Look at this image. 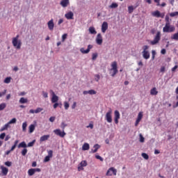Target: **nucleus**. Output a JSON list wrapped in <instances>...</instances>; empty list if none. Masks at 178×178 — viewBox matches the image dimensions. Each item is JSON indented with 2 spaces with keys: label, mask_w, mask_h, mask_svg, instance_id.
Here are the masks:
<instances>
[{
  "label": "nucleus",
  "mask_w": 178,
  "mask_h": 178,
  "mask_svg": "<svg viewBox=\"0 0 178 178\" xmlns=\"http://www.w3.org/2000/svg\"><path fill=\"white\" fill-rule=\"evenodd\" d=\"M69 106H70V104L67 102H64V108L66 111H67V109H69Z\"/></svg>",
  "instance_id": "obj_40"
},
{
  "label": "nucleus",
  "mask_w": 178,
  "mask_h": 178,
  "mask_svg": "<svg viewBox=\"0 0 178 178\" xmlns=\"http://www.w3.org/2000/svg\"><path fill=\"white\" fill-rule=\"evenodd\" d=\"M161 41V31H158L153 40L150 41V45H156Z\"/></svg>",
  "instance_id": "obj_4"
},
{
  "label": "nucleus",
  "mask_w": 178,
  "mask_h": 178,
  "mask_svg": "<svg viewBox=\"0 0 178 178\" xmlns=\"http://www.w3.org/2000/svg\"><path fill=\"white\" fill-rule=\"evenodd\" d=\"M60 127L63 129V131H65V128L67 127V124L63 122H61Z\"/></svg>",
  "instance_id": "obj_36"
},
{
  "label": "nucleus",
  "mask_w": 178,
  "mask_h": 178,
  "mask_svg": "<svg viewBox=\"0 0 178 178\" xmlns=\"http://www.w3.org/2000/svg\"><path fill=\"white\" fill-rule=\"evenodd\" d=\"M95 77H96L95 79V81H99V79H101V76H99V74H96Z\"/></svg>",
  "instance_id": "obj_55"
},
{
  "label": "nucleus",
  "mask_w": 178,
  "mask_h": 178,
  "mask_svg": "<svg viewBox=\"0 0 178 178\" xmlns=\"http://www.w3.org/2000/svg\"><path fill=\"white\" fill-rule=\"evenodd\" d=\"M110 8H111L112 9H113L115 8H118V3H111V5L110 6Z\"/></svg>",
  "instance_id": "obj_46"
},
{
  "label": "nucleus",
  "mask_w": 178,
  "mask_h": 178,
  "mask_svg": "<svg viewBox=\"0 0 178 178\" xmlns=\"http://www.w3.org/2000/svg\"><path fill=\"white\" fill-rule=\"evenodd\" d=\"M155 3H156V6H161V0H154Z\"/></svg>",
  "instance_id": "obj_56"
},
{
  "label": "nucleus",
  "mask_w": 178,
  "mask_h": 178,
  "mask_svg": "<svg viewBox=\"0 0 178 178\" xmlns=\"http://www.w3.org/2000/svg\"><path fill=\"white\" fill-rule=\"evenodd\" d=\"M152 15L154 17H161V19H163V17H165V13H161L159 10L154 11L153 13H152Z\"/></svg>",
  "instance_id": "obj_13"
},
{
  "label": "nucleus",
  "mask_w": 178,
  "mask_h": 178,
  "mask_svg": "<svg viewBox=\"0 0 178 178\" xmlns=\"http://www.w3.org/2000/svg\"><path fill=\"white\" fill-rule=\"evenodd\" d=\"M106 30H108V22H104L102 24V33H106Z\"/></svg>",
  "instance_id": "obj_18"
},
{
  "label": "nucleus",
  "mask_w": 178,
  "mask_h": 178,
  "mask_svg": "<svg viewBox=\"0 0 178 178\" xmlns=\"http://www.w3.org/2000/svg\"><path fill=\"white\" fill-rule=\"evenodd\" d=\"M16 118H13L12 120H10V121H9V122H8V124H9V125L10 124H13V123H16Z\"/></svg>",
  "instance_id": "obj_47"
},
{
  "label": "nucleus",
  "mask_w": 178,
  "mask_h": 178,
  "mask_svg": "<svg viewBox=\"0 0 178 178\" xmlns=\"http://www.w3.org/2000/svg\"><path fill=\"white\" fill-rule=\"evenodd\" d=\"M53 155H54V152L52 150H49L48 152V156H49L50 158H52Z\"/></svg>",
  "instance_id": "obj_49"
},
{
  "label": "nucleus",
  "mask_w": 178,
  "mask_h": 178,
  "mask_svg": "<svg viewBox=\"0 0 178 178\" xmlns=\"http://www.w3.org/2000/svg\"><path fill=\"white\" fill-rule=\"evenodd\" d=\"M27 130V122H23L22 124V131H26Z\"/></svg>",
  "instance_id": "obj_33"
},
{
  "label": "nucleus",
  "mask_w": 178,
  "mask_h": 178,
  "mask_svg": "<svg viewBox=\"0 0 178 178\" xmlns=\"http://www.w3.org/2000/svg\"><path fill=\"white\" fill-rule=\"evenodd\" d=\"M165 25L163 28V33H173L175 30H176V27L173 25H170V22H172V19L169 17V15H166L165 18Z\"/></svg>",
  "instance_id": "obj_1"
},
{
  "label": "nucleus",
  "mask_w": 178,
  "mask_h": 178,
  "mask_svg": "<svg viewBox=\"0 0 178 178\" xmlns=\"http://www.w3.org/2000/svg\"><path fill=\"white\" fill-rule=\"evenodd\" d=\"M69 3V0H62L60 3V5H61L63 8H67Z\"/></svg>",
  "instance_id": "obj_22"
},
{
  "label": "nucleus",
  "mask_w": 178,
  "mask_h": 178,
  "mask_svg": "<svg viewBox=\"0 0 178 178\" xmlns=\"http://www.w3.org/2000/svg\"><path fill=\"white\" fill-rule=\"evenodd\" d=\"M92 45L89 44L88 46V49L86 50H85L84 48H81V52L82 54H88V52H90V50L92 49Z\"/></svg>",
  "instance_id": "obj_21"
},
{
  "label": "nucleus",
  "mask_w": 178,
  "mask_h": 178,
  "mask_svg": "<svg viewBox=\"0 0 178 178\" xmlns=\"http://www.w3.org/2000/svg\"><path fill=\"white\" fill-rule=\"evenodd\" d=\"M6 108V104L2 103L0 104V111H3Z\"/></svg>",
  "instance_id": "obj_37"
},
{
  "label": "nucleus",
  "mask_w": 178,
  "mask_h": 178,
  "mask_svg": "<svg viewBox=\"0 0 178 178\" xmlns=\"http://www.w3.org/2000/svg\"><path fill=\"white\" fill-rule=\"evenodd\" d=\"M53 131L56 136H58V137H61V138H63V137L66 136V132H65V131H62L59 129H54Z\"/></svg>",
  "instance_id": "obj_9"
},
{
  "label": "nucleus",
  "mask_w": 178,
  "mask_h": 178,
  "mask_svg": "<svg viewBox=\"0 0 178 178\" xmlns=\"http://www.w3.org/2000/svg\"><path fill=\"white\" fill-rule=\"evenodd\" d=\"M88 94H90V95H95V94H97V91L94 90H88Z\"/></svg>",
  "instance_id": "obj_41"
},
{
  "label": "nucleus",
  "mask_w": 178,
  "mask_h": 178,
  "mask_svg": "<svg viewBox=\"0 0 178 178\" xmlns=\"http://www.w3.org/2000/svg\"><path fill=\"white\" fill-rule=\"evenodd\" d=\"M47 26H48L49 30H50L51 31H54V27H55V24H54L53 19H51L50 21L47 22Z\"/></svg>",
  "instance_id": "obj_16"
},
{
  "label": "nucleus",
  "mask_w": 178,
  "mask_h": 178,
  "mask_svg": "<svg viewBox=\"0 0 178 178\" xmlns=\"http://www.w3.org/2000/svg\"><path fill=\"white\" fill-rule=\"evenodd\" d=\"M50 159H51V157L49 156H46L44 159V162H49Z\"/></svg>",
  "instance_id": "obj_50"
},
{
  "label": "nucleus",
  "mask_w": 178,
  "mask_h": 178,
  "mask_svg": "<svg viewBox=\"0 0 178 178\" xmlns=\"http://www.w3.org/2000/svg\"><path fill=\"white\" fill-rule=\"evenodd\" d=\"M42 95H43L44 98H48V92H47L45 91H42Z\"/></svg>",
  "instance_id": "obj_53"
},
{
  "label": "nucleus",
  "mask_w": 178,
  "mask_h": 178,
  "mask_svg": "<svg viewBox=\"0 0 178 178\" xmlns=\"http://www.w3.org/2000/svg\"><path fill=\"white\" fill-rule=\"evenodd\" d=\"M19 102V104H27V102H29V99H27V98L21 97Z\"/></svg>",
  "instance_id": "obj_28"
},
{
  "label": "nucleus",
  "mask_w": 178,
  "mask_h": 178,
  "mask_svg": "<svg viewBox=\"0 0 178 178\" xmlns=\"http://www.w3.org/2000/svg\"><path fill=\"white\" fill-rule=\"evenodd\" d=\"M42 111H44V108L38 107L35 110L31 109L29 113H40V112H42Z\"/></svg>",
  "instance_id": "obj_20"
},
{
  "label": "nucleus",
  "mask_w": 178,
  "mask_h": 178,
  "mask_svg": "<svg viewBox=\"0 0 178 178\" xmlns=\"http://www.w3.org/2000/svg\"><path fill=\"white\" fill-rule=\"evenodd\" d=\"M151 95H158V90H156V88H153L150 90Z\"/></svg>",
  "instance_id": "obj_25"
},
{
  "label": "nucleus",
  "mask_w": 178,
  "mask_h": 178,
  "mask_svg": "<svg viewBox=\"0 0 178 178\" xmlns=\"http://www.w3.org/2000/svg\"><path fill=\"white\" fill-rule=\"evenodd\" d=\"M98 57V54L97 53H95L92 55V60H95V59H97V58Z\"/></svg>",
  "instance_id": "obj_44"
},
{
  "label": "nucleus",
  "mask_w": 178,
  "mask_h": 178,
  "mask_svg": "<svg viewBox=\"0 0 178 178\" xmlns=\"http://www.w3.org/2000/svg\"><path fill=\"white\" fill-rule=\"evenodd\" d=\"M118 175V170L113 167L108 168L106 173V176H116Z\"/></svg>",
  "instance_id": "obj_7"
},
{
  "label": "nucleus",
  "mask_w": 178,
  "mask_h": 178,
  "mask_svg": "<svg viewBox=\"0 0 178 178\" xmlns=\"http://www.w3.org/2000/svg\"><path fill=\"white\" fill-rule=\"evenodd\" d=\"M148 48H149V47L148 45H145L143 47V57L144 58V59H149V52L148 51H147V49H148Z\"/></svg>",
  "instance_id": "obj_6"
},
{
  "label": "nucleus",
  "mask_w": 178,
  "mask_h": 178,
  "mask_svg": "<svg viewBox=\"0 0 178 178\" xmlns=\"http://www.w3.org/2000/svg\"><path fill=\"white\" fill-rule=\"evenodd\" d=\"M35 172H41V169L40 168H31L28 170L29 176H33L35 175Z\"/></svg>",
  "instance_id": "obj_15"
},
{
  "label": "nucleus",
  "mask_w": 178,
  "mask_h": 178,
  "mask_svg": "<svg viewBox=\"0 0 178 178\" xmlns=\"http://www.w3.org/2000/svg\"><path fill=\"white\" fill-rule=\"evenodd\" d=\"M66 38H67V33H64L62 35V42H65V40H66Z\"/></svg>",
  "instance_id": "obj_42"
},
{
  "label": "nucleus",
  "mask_w": 178,
  "mask_h": 178,
  "mask_svg": "<svg viewBox=\"0 0 178 178\" xmlns=\"http://www.w3.org/2000/svg\"><path fill=\"white\" fill-rule=\"evenodd\" d=\"M34 144H35V140H33L32 142H30L26 144V142L23 141L18 145V148H27V147H33Z\"/></svg>",
  "instance_id": "obj_5"
},
{
  "label": "nucleus",
  "mask_w": 178,
  "mask_h": 178,
  "mask_svg": "<svg viewBox=\"0 0 178 178\" xmlns=\"http://www.w3.org/2000/svg\"><path fill=\"white\" fill-rule=\"evenodd\" d=\"M6 134L2 133L1 134H0V139L3 140V138H5V137H6Z\"/></svg>",
  "instance_id": "obj_54"
},
{
  "label": "nucleus",
  "mask_w": 178,
  "mask_h": 178,
  "mask_svg": "<svg viewBox=\"0 0 178 178\" xmlns=\"http://www.w3.org/2000/svg\"><path fill=\"white\" fill-rule=\"evenodd\" d=\"M110 70L111 72H113L111 73V77H115V76H116L119 72L118 70V62L114 61L111 63V69Z\"/></svg>",
  "instance_id": "obj_3"
},
{
  "label": "nucleus",
  "mask_w": 178,
  "mask_h": 178,
  "mask_svg": "<svg viewBox=\"0 0 178 178\" xmlns=\"http://www.w3.org/2000/svg\"><path fill=\"white\" fill-rule=\"evenodd\" d=\"M152 59H155V55H156V52L155 51V50H152Z\"/></svg>",
  "instance_id": "obj_57"
},
{
  "label": "nucleus",
  "mask_w": 178,
  "mask_h": 178,
  "mask_svg": "<svg viewBox=\"0 0 178 178\" xmlns=\"http://www.w3.org/2000/svg\"><path fill=\"white\" fill-rule=\"evenodd\" d=\"M10 80H12V78L11 77H6L5 79H4V83L6 84H9V83H10Z\"/></svg>",
  "instance_id": "obj_35"
},
{
  "label": "nucleus",
  "mask_w": 178,
  "mask_h": 178,
  "mask_svg": "<svg viewBox=\"0 0 178 178\" xmlns=\"http://www.w3.org/2000/svg\"><path fill=\"white\" fill-rule=\"evenodd\" d=\"M28 150L27 149H26V147H24V149H22V151L21 152V154L23 156H26V155L27 154Z\"/></svg>",
  "instance_id": "obj_34"
},
{
  "label": "nucleus",
  "mask_w": 178,
  "mask_h": 178,
  "mask_svg": "<svg viewBox=\"0 0 178 178\" xmlns=\"http://www.w3.org/2000/svg\"><path fill=\"white\" fill-rule=\"evenodd\" d=\"M50 94L51 95V103L52 104H55L56 102H58L59 101V97H58L56 95V94H55V92H54V90H50Z\"/></svg>",
  "instance_id": "obj_8"
},
{
  "label": "nucleus",
  "mask_w": 178,
  "mask_h": 178,
  "mask_svg": "<svg viewBox=\"0 0 178 178\" xmlns=\"http://www.w3.org/2000/svg\"><path fill=\"white\" fill-rule=\"evenodd\" d=\"M49 122H51V123L55 122V117H50Z\"/></svg>",
  "instance_id": "obj_63"
},
{
  "label": "nucleus",
  "mask_w": 178,
  "mask_h": 178,
  "mask_svg": "<svg viewBox=\"0 0 178 178\" xmlns=\"http://www.w3.org/2000/svg\"><path fill=\"white\" fill-rule=\"evenodd\" d=\"M95 158H96V159H99V161H101V162H102L104 161V159H102V157H101V156H99V155H96Z\"/></svg>",
  "instance_id": "obj_52"
},
{
  "label": "nucleus",
  "mask_w": 178,
  "mask_h": 178,
  "mask_svg": "<svg viewBox=\"0 0 178 178\" xmlns=\"http://www.w3.org/2000/svg\"><path fill=\"white\" fill-rule=\"evenodd\" d=\"M10 126L9 124H6L3 127L0 129V131H5V130H8L9 129Z\"/></svg>",
  "instance_id": "obj_30"
},
{
  "label": "nucleus",
  "mask_w": 178,
  "mask_h": 178,
  "mask_svg": "<svg viewBox=\"0 0 178 178\" xmlns=\"http://www.w3.org/2000/svg\"><path fill=\"white\" fill-rule=\"evenodd\" d=\"M165 68L164 66L161 67V69H160V72L161 73H165Z\"/></svg>",
  "instance_id": "obj_59"
},
{
  "label": "nucleus",
  "mask_w": 178,
  "mask_h": 178,
  "mask_svg": "<svg viewBox=\"0 0 178 178\" xmlns=\"http://www.w3.org/2000/svg\"><path fill=\"white\" fill-rule=\"evenodd\" d=\"M6 90H4L3 92H0V97H3V95H5L6 94Z\"/></svg>",
  "instance_id": "obj_58"
},
{
  "label": "nucleus",
  "mask_w": 178,
  "mask_h": 178,
  "mask_svg": "<svg viewBox=\"0 0 178 178\" xmlns=\"http://www.w3.org/2000/svg\"><path fill=\"white\" fill-rule=\"evenodd\" d=\"M59 105H62V104H59V103H58V102H56V103H54V104L53 105V108H54V109H56V108H58V106H59Z\"/></svg>",
  "instance_id": "obj_48"
},
{
  "label": "nucleus",
  "mask_w": 178,
  "mask_h": 178,
  "mask_svg": "<svg viewBox=\"0 0 178 178\" xmlns=\"http://www.w3.org/2000/svg\"><path fill=\"white\" fill-rule=\"evenodd\" d=\"M87 165V161L84 160L81 161V163L78 165V172H81V170H84V168H86Z\"/></svg>",
  "instance_id": "obj_11"
},
{
  "label": "nucleus",
  "mask_w": 178,
  "mask_h": 178,
  "mask_svg": "<svg viewBox=\"0 0 178 178\" xmlns=\"http://www.w3.org/2000/svg\"><path fill=\"white\" fill-rule=\"evenodd\" d=\"M139 137H140V143H144V141H145V138H144V136H143V134H140Z\"/></svg>",
  "instance_id": "obj_38"
},
{
  "label": "nucleus",
  "mask_w": 178,
  "mask_h": 178,
  "mask_svg": "<svg viewBox=\"0 0 178 178\" xmlns=\"http://www.w3.org/2000/svg\"><path fill=\"white\" fill-rule=\"evenodd\" d=\"M49 137H51L49 135H44L40 137V142L43 143V141H47L49 139Z\"/></svg>",
  "instance_id": "obj_23"
},
{
  "label": "nucleus",
  "mask_w": 178,
  "mask_h": 178,
  "mask_svg": "<svg viewBox=\"0 0 178 178\" xmlns=\"http://www.w3.org/2000/svg\"><path fill=\"white\" fill-rule=\"evenodd\" d=\"M95 148V149L92 150V154H95V152H97V151H98V149H99V148H101V146L98 144H96L94 145L93 147Z\"/></svg>",
  "instance_id": "obj_26"
},
{
  "label": "nucleus",
  "mask_w": 178,
  "mask_h": 178,
  "mask_svg": "<svg viewBox=\"0 0 178 178\" xmlns=\"http://www.w3.org/2000/svg\"><path fill=\"white\" fill-rule=\"evenodd\" d=\"M34 130H35V125L32 124L29 126V133H33Z\"/></svg>",
  "instance_id": "obj_32"
},
{
  "label": "nucleus",
  "mask_w": 178,
  "mask_h": 178,
  "mask_svg": "<svg viewBox=\"0 0 178 178\" xmlns=\"http://www.w3.org/2000/svg\"><path fill=\"white\" fill-rule=\"evenodd\" d=\"M89 33L90 34H97V31L95 30V28L94 26H90L89 28Z\"/></svg>",
  "instance_id": "obj_27"
},
{
  "label": "nucleus",
  "mask_w": 178,
  "mask_h": 178,
  "mask_svg": "<svg viewBox=\"0 0 178 178\" xmlns=\"http://www.w3.org/2000/svg\"><path fill=\"white\" fill-rule=\"evenodd\" d=\"M138 120H141V119H143V112H140L138 115Z\"/></svg>",
  "instance_id": "obj_45"
},
{
  "label": "nucleus",
  "mask_w": 178,
  "mask_h": 178,
  "mask_svg": "<svg viewBox=\"0 0 178 178\" xmlns=\"http://www.w3.org/2000/svg\"><path fill=\"white\" fill-rule=\"evenodd\" d=\"M136 9V7L134 8V6H128V13L129 14L133 13V12H134V10Z\"/></svg>",
  "instance_id": "obj_29"
},
{
  "label": "nucleus",
  "mask_w": 178,
  "mask_h": 178,
  "mask_svg": "<svg viewBox=\"0 0 178 178\" xmlns=\"http://www.w3.org/2000/svg\"><path fill=\"white\" fill-rule=\"evenodd\" d=\"M142 156L143 158H144V159H146V160L149 159V156H148L147 153H142Z\"/></svg>",
  "instance_id": "obj_39"
},
{
  "label": "nucleus",
  "mask_w": 178,
  "mask_h": 178,
  "mask_svg": "<svg viewBox=\"0 0 178 178\" xmlns=\"http://www.w3.org/2000/svg\"><path fill=\"white\" fill-rule=\"evenodd\" d=\"M170 17H175V16H178V12L171 13H170Z\"/></svg>",
  "instance_id": "obj_43"
},
{
  "label": "nucleus",
  "mask_w": 178,
  "mask_h": 178,
  "mask_svg": "<svg viewBox=\"0 0 178 178\" xmlns=\"http://www.w3.org/2000/svg\"><path fill=\"white\" fill-rule=\"evenodd\" d=\"M105 119L108 123H112V109L110 108L109 111L106 113Z\"/></svg>",
  "instance_id": "obj_10"
},
{
  "label": "nucleus",
  "mask_w": 178,
  "mask_h": 178,
  "mask_svg": "<svg viewBox=\"0 0 178 178\" xmlns=\"http://www.w3.org/2000/svg\"><path fill=\"white\" fill-rule=\"evenodd\" d=\"M4 165H6V166L10 167V166H12V162L11 161H6V162L4 163Z\"/></svg>",
  "instance_id": "obj_51"
},
{
  "label": "nucleus",
  "mask_w": 178,
  "mask_h": 178,
  "mask_svg": "<svg viewBox=\"0 0 178 178\" xmlns=\"http://www.w3.org/2000/svg\"><path fill=\"white\" fill-rule=\"evenodd\" d=\"M177 67H178L177 65L174 66V67H172V70H171L172 72H176V70L177 69Z\"/></svg>",
  "instance_id": "obj_62"
},
{
  "label": "nucleus",
  "mask_w": 178,
  "mask_h": 178,
  "mask_svg": "<svg viewBox=\"0 0 178 178\" xmlns=\"http://www.w3.org/2000/svg\"><path fill=\"white\" fill-rule=\"evenodd\" d=\"M1 173L3 176H6L8 175V172H9V169H8V168L1 165Z\"/></svg>",
  "instance_id": "obj_19"
},
{
  "label": "nucleus",
  "mask_w": 178,
  "mask_h": 178,
  "mask_svg": "<svg viewBox=\"0 0 178 178\" xmlns=\"http://www.w3.org/2000/svg\"><path fill=\"white\" fill-rule=\"evenodd\" d=\"M171 40H175V41H178V32L174 33V34L171 36Z\"/></svg>",
  "instance_id": "obj_31"
},
{
  "label": "nucleus",
  "mask_w": 178,
  "mask_h": 178,
  "mask_svg": "<svg viewBox=\"0 0 178 178\" xmlns=\"http://www.w3.org/2000/svg\"><path fill=\"white\" fill-rule=\"evenodd\" d=\"M161 54H162V55H165V54H166V49H162L161 51Z\"/></svg>",
  "instance_id": "obj_64"
},
{
  "label": "nucleus",
  "mask_w": 178,
  "mask_h": 178,
  "mask_svg": "<svg viewBox=\"0 0 178 178\" xmlns=\"http://www.w3.org/2000/svg\"><path fill=\"white\" fill-rule=\"evenodd\" d=\"M19 35H17L16 37L13 38L12 44L16 49H20L22 48V40H19Z\"/></svg>",
  "instance_id": "obj_2"
},
{
  "label": "nucleus",
  "mask_w": 178,
  "mask_h": 178,
  "mask_svg": "<svg viewBox=\"0 0 178 178\" xmlns=\"http://www.w3.org/2000/svg\"><path fill=\"white\" fill-rule=\"evenodd\" d=\"M119 119H120V113H119V111L115 110L114 112V122L115 124L119 123Z\"/></svg>",
  "instance_id": "obj_14"
},
{
  "label": "nucleus",
  "mask_w": 178,
  "mask_h": 178,
  "mask_svg": "<svg viewBox=\"0 0 178 178\" xmlns=\"http://www.w3.org/2000/svg\"><path fill=\"white\" fill-rule=\"evenodd\" d=\"M83 151H88L90 149V145L88 143H84L82 146Z\"/></svg>",
  "instance_id": "obj_24"
},
{
  "label": "nucleus",
  "mask_w": 178,
  "mask_h": 178,
  "mask_svg": "<svg viewBox=\"0 0 178 178\" xmlns=\"http://www.w3.org/2000/svg\"><path fill=\"white\" fill-rule=\"evenodd\" d=\"M77 105V103L76 102H74L72 106V109H75L76 108V106Z\"/></svg>",
  "instance_id": "obj_61"
},
{
  "label": "nucleus",
  "mask_w": 178,
  "mask_h": 178,
  "mask_svg": "<svg viewBox=\"0 0 178 178\" xmlns=\"http://www.w3.org/2000/svg\"><path fill=\"white\" fill-rule=\"evenodd\" d=\"M73 16H74V14L72 11H70L65 15V17H66L67 20H72Z\"/></svg>",
  "instance_id": "obj_17"
},
{
  "label": "nucleus",
  "mask_w": 178,
  "mask_h": 178,
  "mask_svg": "<svg viewBox=\"0 0 178 178\" xmlns=\"http://www.w3.org/2000/svg\"><path fill=\"white\" fill-rule=\"evenodd\" d=\"M140 122H141V120H138V118L136 119V121L135 122V126L137 127L138 126V123H140Z\"/></svg>",
  "instance_id": "obj_60"
},
{
  "label": "nucleus",
  "mask_w": 178,
  "mask_h": 178,
  "mask_svg": "<svg viewBox=\"0 0 178 178\" xmlns=\"http://www.w3.org/2000/svg\"><path fill=\"white\" fill-rule=\"evenodd\" d=\"M95 41L97 45H102V42H104V39L102 38V35L101 33H98L97 35Z\"/></svg>",
  "instance_id": "obj_12"
}]
</instances>
